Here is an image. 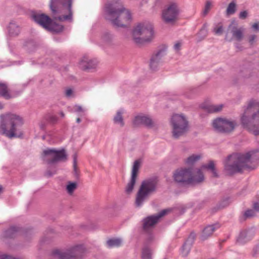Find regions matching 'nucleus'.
Listing matches in <instances>:
<instances>
[{
	"instance_id": "33",
	"label": "nucleus",
	"mask_w": 259,
	"mask_h": 259,
	"mask_svg": "<svg viewBox=\"0 0 259 259\" xmlns=\"http://www.w3.org/2000/svg\"><path fill=\"white\" fill-rule=\"evenodd\" d=\"M236 4L234 0H233L228 5L226 13L228 15L234 14L236 12Z\"/></svg>"
},
{
	"instance_id": "44",
	"label": "nucleus",
	"mask_w": 259,
	"mask_h": 259,
	"mask_svg": "<svg viewBox=\"0 0 259 259\" xmlns=\"http://www.w3.org/2000/svg\"><path fill=\"white\" fill-rule=\"evenodd\" d=\"M113 35L109 33H105L103 37V40L107 43H110L113 39Z\"/></svg>"
},
{
	"instance_id": "43",
	"label": "nucleus",
	"mask_w": 259,
	"mask_h": 259,
	"mask_svg": "<svg viewBox=\"0 0 259 259\" xmlns=\"http://www.w3.org/2000/svg\"><path fill=\"white\" fill-rule=\"evenodd\" d=\"M85 111V110L80 105H76L73 107V112H74L81 113L82 115H84Z\"/></svg>"
},
{
	"instance_id": "20",
	"label": "nucleus",
	"mask_w": 259,
	"mask_h": 259,
	"mask_svg": "<svg viewBox=\"0 0 259 259\" xmlns=\"http://www.w3.org/2000/svg\"><path fill=\"white\" fill-rule=\"evenodd\" d=\"M95 59H90L88 56H84L79 62V67L83 70H88L95 68L97 65Z\"/></svg>"
},
{
	"instance_id": "57",
	"label": "nucleus",
	"mask_w": 259,
	"mask_h": 259,
	"mask_svg": "<svg viewBox=\"0 0 259 259\" xmlns=\"http://www.w3.org/2000/svg\"><path fill=\"white\" fill-rule=\"evenodd\" d=\"M80 122H81V119H80V118H79V117H78V118H77L76 119V122H77V123H80Z\"/></svg>"
},
{
	"instance_id": "39",
	"label": "nucleus",
	"mask_w": 259,
	"mask_h": 259,
	"mask_svg": "<svg viewBox=\"0 0 259 259\" xmlns=\"http://www.w3.org/2000/svg\"><path fill=\"white\" fill-rule=\"evenodd\" d=\"M45 119L48 123L54 124L58 121V117L55 115H49L45 117Z\"/></svg>"
},
{
	"instance_id": "46",
	"label": "nucleus",
	"mask_w": 259,
	"mask_h": 259,
	"mask_svg": "<svg viewBox=\"0 0 259 259\" xmlns=\"http://www.w3.org/2000/svg\"><path fill=\"white\" fill-rule=\"evenodd\" d=\"M56 172V170L55 168L53 169V170H51L50 169H48L46 170L45 176L47 177H51L53 176L54 175H55Z\"/></svg>"
},
{
	"instance_id": "54",
	"label": "nucleus",
	"mask_w": 259,
	"mask_h": 259,
	"mask_svg": "<svg viewBox=\"0 0 259 259\" xmlns=\"http://www.w3.org/2000/svg\"><path fill=\"white\" fill-rule=\"evenodd\" d=\"M39 126H40V129L44 130L46 128V124L45 122H41L39 124Z\"/></svg>"
},
{
	"instance_id": "38",
	"label": "nucleus",
	"mask_w": 259,
	"mask_h": 259,
	"mask_svg": "<svg viewBox=\"0 0 259 259\" xmlns=\"http://www.w3.org/2000/svg\"><path fill=\"white\" fill-rule=\"evenodd\" d=\"M213 32L215 34L217 35H221L223 34L224 31V28L223 27V25L221 23H218L213 28Z\"/></svg>"
},
{
	"instance_id": "34",
	"label": "nucleus",
	"mask_w": 259,
	"mask_h": 259,
	"mask_svg": "<svg viewBox=\"0 0 259 259\" xmlns=\"http://www.w3.org/2000/svg\"><path fill=\"white\" fill-rule=\"evenodd\" d=\"M192 246V245H190L189 244H188L186 242H185V243L182 246L181 250V253L182 256L185 257L188 255V254L190 252Z\"/></svg>"
},
{
	"instance_id": "36",
	"label": "nucleus",
	"mask_w": 259,
	"mask_h": 259,
	"mask_svg": "<svg viewBox=\"0 0 259 259\" xmlns=\"http://www.w3.org/2000/svg\"><path fill=\"white\" fill-rule=\"evenodd\" d=\"M255 214L254 210L252 209H248L244 212L242 217H240V221H243L247 218L254 216Z\"/></svg>"
},
{
	"instance_id": "56",
	"label": "nucleus",
	"mask_w": 259,
	"mask_h": 259,
	"mask_svg": "<svg viewBox=\"0 0 259 259\" xmlns=\"http://www.w3.org/2000/svg\"><path fill=\"white\" fill-rule=\"evenodd\" d=\"M4 104L2 102H0V110L3 109L4 108Z\"/></svg>"
},
{
	"instance_id": "4",
	"label": "nucleus",
	"mask_w": 259,
	"mask_h": 259,
	"mask_svg": "<svg viewBox=\"0 0 259 259\" xmlns=\"http://www.w3.org/2000/svg\"><path fill=\"white\" fill-rule=\"evenodd\" d=\"M22 118L16 114L7 113L0 116V134L9 139L18 137L19 127L23 124Z\"/></svg>"
},
{
	"instance_id": "60",
	"label": "nucleus",
	"mask_w": 259,
	"mask_h": 259,
	"mask_svg": "<svg viewBox=\"0 0 259 259\" xmlns=\"http://www.w3.org/2000/svg\"><path fill=\"white\" fill-rule=\"evenodd\" d=\"M2 190V187L0 186V192H1Z\"/></svg>"
},
{
	"instance_id": "31",
	"label": "nucleus",
	"mask_w": 259,
	"mask_h": 259,
	"mask_svg": "<svg viewBox=\"0 0 259 259\" xmlns=\"http://www.w3.org/2000/svg\"><path fill=\"white\" fill-rule=\"evenodd\" d=\"M122 243V240L119 238L110 239L107 241V245L109 248L119 247Z\"/></svg>"
},
{
	"instance_id": "25",
	"label": "nucleus",
	"mask_w": 259,
	"mask_h": 259,
	"mask_svg": "<svg viewBox=\"0 0 259 259\" xmlns=\"http://www.w3.org/2000/svg\"><path fill=\"white\" fill-rule=\"evenodd\" d=\"M9 35L11 36H16L20 32V28L19 25L15 22H11L8 26Z\"/></svg>"
},
{
	"instance_id": "28",
	"label": "nucleus",
	"mask_w": 259,
	"mask_h": 259,
	"mask_svg": "<svg viewBox=\"0 0 259 259\" xmlns=\"http://www.w3.org/2000/svg\"><path fill=\"white\" fill-rule=\"evenodd\" d=\"M201 168L210 170L213 175V177H219V175L216 169L215 168V164L213 161L210 160L207 164L202 165Z\"/></svg>"
},
{
	"instance_id": "24",
	"label": "nucleus",
	"mask_w": 259,
	"mask_h": 259,
	"mask_svg": "<svg viewBox=\"0 0 259 259\" xmlns=\"http://www.w3.org/2000/svg\"><path fill=\"white\" fill-rule=\"evenodd\" d=\"M21 230V228L18 227L12 226L4 232V236L7 238H13L20 233Z\"/></svg>"
},
{
	"instance_id": "18",
	"label": "nucleus",
	"mask_w": 259,
	"mask_h": 259,
	"mask_svg": "<svg viewBox=\"0 0 259 259\" xmlns=\"http://www.w3.org/2000/svg\"><path fill=\"white\" fill-rule=\"evenodd\" d=\"M20 94V92L17 91L14 93H11L8 84L7 83L0 82V97L6 100H10L16 97Z\"/></svg>"
},
{
	"instance_id": "27",
	"label": "nucleus",
	"mask_w": 259,
	"mask_h": 259,
	"mask_svg": "<svg viewBox=\"0 0 259 259\" xmlns=\"http://www.w3.org/2000/svg\"><path fill=\"white\" fill-rule=\"evenodd\" d=\"M207 24L204 23L201 29L197 34V41L198 42L201 41L203 40L207 35Z\"/></svg>"
},
{
	"instance_id": "5",
	"label": "nucleus",
	"mask_w": 259,
	"mask_h": 259,
	"mask_svg": "<svg viewBox=\"0 0 259 259\" xmlns=\"http://www.w3.org/2000/svg\"><path fill=\"white\" fill-rule=\"evenodd\" d=\"M72 0H51L50 8L54 20L72 22L73 11Z\"/></svg>"
},
{
	"instance_id": "2",
	"label": "nucleus",
	"mask_w": 259,
	"mask_h": 259,
	"mask_svg": "<svg viewBox=\"0 0 259 259\" xmlns=\"http://www.w3.org/2000/svg\"><path fill=\"white\" fill-rule=\"evenodd\" d=\"M106 19L110 21L115 27H126L132 21L130 12L125 9L119 0H110L104 7Z\"/></svg>"
},
{
	"instance_id": "59",
	"label": "nucleus",
	"mask_w": 259,
	"mask_h": 259,
	"mask_svg": "<svg viewBox=\"0 0 259 259\" xmlns=\"http://www.w3.org/2000/svg\"><path fill=\"white\" fill-rule=\"evenodd\" d=\"M244 76V77H249V75H244V76Z\"/></svg>"
},
{
	"instance_id": "49",
	"label": "nucleus",
	"mask_w": 259,
	"mask_h": 259,
	"mask_svg": "<svg viewBox=\"0 0 259 259\" xmlns=\"http://www.w3.org/2000/svg\"><path fill=\"white\" fill-rule=\"evenodd\" d=\"M229 198H226V199L222 201L220 204V207H225L229 204L228 202Z\"/></svg>"
},
{
	"instance_id": "14",
	"label": "nucleus",
	"mask_w": 259,
	"mask_h": 259,
	"mask_svg": "<svg viewBox=\"0 0 259 259\" xmlns=\"http://www.w3.org/2000/svg\"><path fill=\"white\" fill-rule=\"evenodd\" d=\"M167 212L166 210H162L157 214L148 216L143 220V228L144 231L149 232L158 223L159 220Z\"/></svg>"
},
{
	"instance_id": "50",
	"label": "nucleus",
	"mask_w": 259,
	"mask_h": 259,
	"mask_svg": "<svg viewBox=\"0 0 259 259\" xmlns=\"http://www.w3.org/2000/svg\"><path fill=\"white\" fill-rule=\"evenodd\" d=\"M247 12L246 11L241 12L239 14V18L241 19H244L247 17Z\"/></svg>"
},
{
	"instance_id": "9",
	"label": "nucleus",
	"mask_w": 259,
	"mask_h": 259,
	"mask_svg": "<svg viewBox=\"0 0 259 259\" xmlns=\"http://www.w3.org/2000/svg\"><path fill=\"white\" fill-rule=\"evenodd\" d=\"M172 136L175 139L184 135L188 131V121L182 114H176L172 115L170 120Z\"/></svg>"
},
{
	"instance_id": "1",
	"label": "nucleus",
	"mask_w": 259,
	"mask_h": 259,
	"mask_svg": "<svg viewBox=\"0 0 259 259\" xmlns=\"http://www.w3.org/2000/svg\"><path fill=\"white\" fill-rule=\"evenodd\" d=\"M259 161V150L246 153H235L224 161V169L229 175L242 173L245 169H253Z\"/></svg>"
},
{
	"instance_id": "37",
	"label": "nucleus",
	"mask_w": 259,
	"mask_h": 259,
	"mask_svg": "<svg viewBox=\"0 0 259 259\" xmlns=\"http://www.w3.org/2000/svg\"><path fill=\"white\" fill-rule=\"evenodd\" d=\"M77 188V184L76 183L69 182L66 186V190L68 193L70 195L72 194L74 191Z\"/></svg>"
},
{
	"instance_id": "51",
	"label": "nucleus",
	"mask_w": 259,
	"mask_h": 259,
	"mask_svg": "<svg viewBox=\"0 0 259 259\" xmlns=\"http://www.w3.org/2000/svg\"><path fill=\"white\" fill-rule=\"evenodd\" d=\"M253 208L256 211H259V203H254L253 205Z\"/></svg>"
},
{
	"instance_id": "26",
	"label": "nucleus",
	"mask_w": 259,
	"mask_h": 259,
	"mask_svg": "<svg viewBox=\"0 0 259 259\" xmlns=\"http://www.w3.org/2000/svg\"><path fill=\"white\" fill-rule=\"evenodd\" d=\"M67 159V154L64 149L56 150L55 149L54 163L59 161L65 160Z\"/></svg>"
},
{
	"instance_id": "55",
	"label": "nucleus",
	"mask_w": 259,
	"mask_h": 259,
	"mask_svg": "<svg viewBox=\"0 0 259 259\" xmlns=\"http://www.w3.org/2000/svg\"><path fill=\"white\" fill-rule=\"evenodd\" d=\"M252 28L255 30H258L259 29V24L258 23H255L252 25Z\"/></svg>"
},
{
	"instance_id": "30",
	"label": "nucleus",
	"mask_w": 259,
	"mask_h": 259,
	"mask_svg": "<svg viewBox=\"0 0 259 259\" xmlns=\"http://www.w3.org/2000/svg\"><path fill=\"white\" fill-rule=\"evenodd\" d=\"M122 114L123 111L119 110L117 112L113 118L114 122L116 124H119L121 126H123L124 124Z\"/></svg>"
},
{
	"instance_id": "62",
	"label": "nucleus",
	"mask_w": 259,
	"mask_h": 259,
	"mask_svg": "<svg viewBox=\"0 0 259 259\" xmlns=\"http://www.w3.org/2000/svg\"><path fill=\"white\" fill-rule=\"evenodd\" d=\"M245 71H246V72H249V70H245Z\"/></svg>"
},
{
	"instance_id": "29",
	"label": "nucleus",
	"mask_w": 259,
	"mask_h": 259,
	"mask_svg": "<svg viewBox=\"0 0 259 259\" xmlns=\"http://www.w3.org/2000/svg\"><path fill=\"white\" fill-rule=\"evenodd\" d=\"M223 107V104L208 105L204 107V108L209 113H215L220 111Z\"/></svg>"
},
{
	"instance_id": "23",
	"label": "nucleus",
	"mask_w": 259,
	"mask_h": 259,
	"mask_svg": "<svg viewBox=\"0 0 259 259\" xmlns=\"http://www.w3.org/2000/svg\"><path fill=\"white\" fill-rule=\"evenodd\" d=\"M55 149H47L43 151L42 159L48 164L54 163Z\"/></svg>"
},
{
	"instance_id": "52",
	"label": "nucleus",
	"mask_w": 259,
	"mask_h": 259,
	"mask_svg": "<svg viewBox=\"0 0 259 259\" xmlns=\"http://www.w3.org/2000/svg\"><path fill=\"white\" fill-rule=\"evenodd\" d=\"M181 46V44L180 42H177L174 45V49L176 51H179L180 49V47Z\"/></svg>"
},
{
	"instance_id": "19",
	"label": "nucleus",
	"mask_w": 259,
	"mask_h": 259,
	"mask_svg": "<svg viewBox=\"0 0 259 259\" xmlns=\"http://www.w3.org/2000/svg\"><path fill=\"white\" fill-rule=\"evenodd\" d=\"M255 234V230L251 229L241 231L237 238V241L239 243L243 244L250 240Z\"/></svg>"
},
{
	"instance_id": "42",
	"label": "nucleus",
	"mask_w": 259,
	"mask_h": 259,
	"mask_svg": "<svg viewBox=\"0 0 259 259\" xmlns=\"http://www.w3.org/2000/svg\"><path fill=\"white\" fill-rule=\"evenodd\" d=\"M73 171L74 173V175L76 177H78V174L77 172V156L76 154L73 155Z\"/></svg>"
},
{
	"instance_id": "11",
	"label": "nucleus",
	"mask_w": 259,
	"mask_h": 259,
	"mask_svg": "<svg viewBox=\"0 0 259 259\" xmlns=\"http://www.w3.org/2000/svg\"><path fill=\"white\" fill-rule=\"evenodd\" d=\"M200 175L199 179H197L196 177L191 178V168H185L177 170L174 174V178L177 183L182 185H186L191 184L193 181H202L203 177L201 174Z\"/></svg>"
},
{
	"instance_id": "35",
	"label": "nucleus",
	"mask_w": 259,
	"mask_h": 259,
	"mask_svg": "<svg viewBox=\"0 0 259 259\" xmlns=\"http://www.w3.org/2000/svg\"><path fill=\"white\" fill-rule=\"evenodd\" d=\"M200 158V156L198 155H192L189 157L187 158L186 162L187 164L189 165H192L195 162L199 160Z\"/></svg>"
},
{
	"instance_id": "21",
	"label": "nucleus",
	"mask_w": 259,
	"mask_h": 259,
	"mask_svg": "<svg viewBox=\"0 0 259 259\" xmlns=\"http://www.w3.org/2000/svg\"><path fill=\"white\" fill-rule=\"evenodd\" d=\"M221 225L219 223H215L206 226L202 231L201 235V239L205 240L211 236L212 233L217 230L220 228Z\"/></svg>"
},
{
	"instance_id": "16",
	"label": "nucleus",
	"mask_w": 259,
	"mask_h": 259,
	"mask_svg": "<svg viewBox=\"0 0 259 259\" xmlns=\"http://www.w3.org/2000/svg\"><path fill=\"white\" fill-rule=\"evenodd\" d=\"M140 167V160H137L135 161L133 165L131 180L130 182L127 184L125 188V192L128 194L131 193L134 189Z\"/></svg>"
},
{
	"instance_id": "58",
	"label": "nucleus",
	"mask_w": 259,
	"mask_h": 259,
	"mask_svg": "<svg viewBox=\"0 0 259 259\" xmlns=\"http://www.w3.org/2000/svg\"><path fill=\"white\" fill-rule=\"evenodd\" d=\"M60 114L62 117H64L65 116V114L63 112H60Z\"/></svg>"
},
{
	"instance_id": "22",
	"label": "nucleus",
	"mask_w": 259,
	"mask_h": 259,
	"mask_svg": "<svg viewBox=\"0 0 259 259\" xmlns=\"http://www.w3.org/2000/svg\"><path fill=\"white\" fill-rule=\"evenodd\" d=\"M244 29L243 27L238 28L232 26L231 33L232 35V39H235L238 41H241L244 37Z\"/></svg>"
},
{
	"instance_id": "48",
	"label": "nucleus",
	"mask_w": 259,
	"mask_h": 259,
	"mask_svg": "<svg viewBox=\"0 0 259 259\" xmlns=\"http://www.w3.org/2000/svg\"><path fill=\"white\" fill-rule=\"evenodd\" d=\"M259 254V243L253 248L252 255L253 257H257Z\"/></svg>"
},
{
	"instance_id": "13",
	"label": "nucleus",
	"mask_w": 259,
	"mask_h": 259,
	"mask_svg": "<svg viewBox=\"0 0 259 259\" xmlns=\"http://www.w3.org/2000/svg\"><path fill=\"white\" fill-rule=\"evenodd\" d=\"M179 12L178 5L176 3H171L163 11V19L167 23H172L177 20Z\"/></svg>"
},
{
	"instance_id": "45",
	"label": "nucleus",
	"mask_w": 259,
	"mask_h": 259,
	"mask_svg": "<svg viewBox=\"0 0 259 259\" xmlns=\"http://www.w3.org/2000/svg\"><path fill=\"white\" fill-rule=\"evenodd\" d=\"M210 7H211L210 2L209 1H207L206 3L204 10H203V13H202V14L204 16H205V15H207V14L208 13V11H209V10L210 9Z\"/></svg>"
},
{
	"instance_id": "32",
	"label": "nucleus",
	"mask_w": 259,
	"mask_h": 259,
	"mask_svg": "<svg viewBox=\"0 0 259 259\" xmlns=\"http://www.w3.org/2000/svg\"><path fill=\"white\" fill-rule=\"evenodd\" d=\"M152 250L149 247L145 246L142 248V259H152Z\"/></svg>"
},
{
	"instance_id": "7",
	"label": "nucleus",
	"mask_w": 259,
	"mask_h": 259,
	"mask_svg": "<svg viewBox=\"0 0 259 259\" xmlns=\"http://www.w3.org/2000/svg\"><path fill=\"white\" fill-rule=\"evenodd\" d=\"M133 39L138 44L150 41L154 37L153 25L149 22L139 24L133 30Z\"/></svg>"
},
{
	"instance_id": "40",
	"label": "nucleus",
	"mask_w": 259,
	"mask_h": 259,
	"mask_svg": "<svg viewBox=\"0 0 259 259\" xmlns=\"http://www.w3.org/2000/svg\"><path fill=\"white\" fill-rule=\"evenodd\" d=\"M195 234L194 232H191L185 242H186L188 244H189L190 245H192L195 239Z\"/></svg>"
},
{
	"instance_id": "6",
	"label": "nucleus",
	"mask_w": 259,
	"mask_h": 259,
	"mask_svg": "<svg viewBox=\"0 0 259 259\" xmlns=\"http://www.w3.org/2000/svg\"><path fill=\"white\" fill-rule=\"evenodd\" d=\"M157 185L158 180L155 178L145 180L142 182L136 194L135 205L137 207H141L150 195L156 192Z\"/></svg>"
},
{
	"instance_id": "15",
	"label": "nucleus",
	"mask_w": 259,
	"mask_h": 259,
	"mask_svg": "<svg viewBox=\"0 0 259 259\" xmlns=\"http://www.w3.org/2000/svg\"><path fill=\"white\" fill-rule=\"evenodd\" d=\"M166 55L164 49H160L152 55L150 60V67L152 70H156L162 63V58Z\"/></svg>"
},
{
	"instance_id": "17",
	"label": "nucleus",
	"mask_w": 259,
	"mask_h": 259,
	"mask_svg": "<svg viewBox=\"0 0 259 259\" xmlns=\"http://www.w3.org/2000/svg\"><path fill=\"white\" fill-rule=\"evenodd\" d=\"M133 124L135 126L144 125L148 128H153L156 124L154 121L148 116L144 115H138L135 117L133 120Z\"/></svg>"
},
{
	"instance_id": "47",
	"label": "nucleus",
	"mask_w": 259,
	"mask_h": 259,
	"mask_svg": "<svg viewBox=\"0 0 259 259\" xmlns=\"http://www.w3.org/2000/svg\"><path fill=\"white\" fill-rule=\"evenodd\" d=\"M73 92L70 88H67L65 92V96L67 98H70L73 96Z\"/></svg>"
},
{
	"instance_id": "12",
	"label": "nucleus",
	"mask_w": 259,
	"mask_h": 259,
	"mask_svg": "<svg viewBox=\"0 0 259 259\" xmlns=\"http://www.w3.org/2000/svg\"><path fill=\"white\" fill-rule=\"evenodd\" d=\"M236 124L235 121L222 118H216L212 122L213 128L218 132L221 133L232 132Z\"/></svg>"
},
{
	"instance_id": "10",
	"label": "nucleus",
	"mask_w": 259,
	"mask_h": 259,
	"mask_svg": "<svg viewBox=\"0 0 259 259\" xmlns=\"http://www.w3.org/2000/svg\"><path fill=\"white\" fill-rule=\"evenodd\" d=\"M32 19L46 29L56 32L63 30V26L53 22V20L45 14L34 13L31 15Z\"/></svg>"
},
{
	"instance_id": "41",
	"label": "nucleus",
	"mask_w": 259,
	"mask_h": 259,
	"mask_svg": "<svg viewBox=\"0 0 259 259\" xmlns=\"http://www.w3.org/2000/svg\"><path fill=\"white\" fill-rule=\"evenodd\" d=\"M200 174H201L202 175V177H203V179L202 181H200V182H196V181H193L191 184H193V183H201L202 182H203L204 181V175L202 173V172L201 171V169H199L197 170V173L196 174L192 176V174H191V178H194L195 177H196V178L197 179H199V175H200Z\"/></svg>"
},
{
	"instance_id": "8",
	"label": "nucleus",
	"mask_w": 259,
	"mask_h": 259,
	"mask_svg": "<svg viewBox=\"0 0 259 259\" xmlns=\"http://www.w3.org/2000/svg\"><path fill=\"white\" fill-rule=\"evenodd\" d=\"M85 249L82 245H77L63 251L55 249L52 252V259H81L84 255Z\"/></svg>"
},
{
	"instance_id": "53",
	"label": "nucleus",
	"mask_w": 259,
	"mask_h": 259,
	"mask_svg": "<svg viewBox=\"0 0 259 259\" xmlns=\"http://www.w3.org/2000/svg\"><path fill=\"white\" fill-rule=\"evenodd\" d=\"M255 37L256 36L255 35H252L249 37V41L251 44H252L253 42Z\"/></svg>"
},
{
	"instance_id": "3",
	"label": "nucleus",
	"mask_w": 259,
	"mask_h": 259,
	"mask_svg": "<svg viewBox=\"0 0 259 259\" xmlns=\"http://www.w3.org/2000/svg\"><path fill=\"white\" fill-rule=\"evenodd\" d=\"M242 108L243 112L240 115L241 125L254 136L259 135V101L251 99Z\"/></svg>"
},
{
	"instance_id": "61",
	"label": "nucleus",
	"mask_w": 259,
	"mask_h": 259,
	"mask_svg": "<svg viewBox=\"0 0 259 259\" xmlns=\"http://www.w3.org/2000/svg\"><path fill=\"white\" fill-rule=\"evenodd\" d=\"M232 27V25H230L229 26V28H231Z\"/></svg>"
}]
</instances>
